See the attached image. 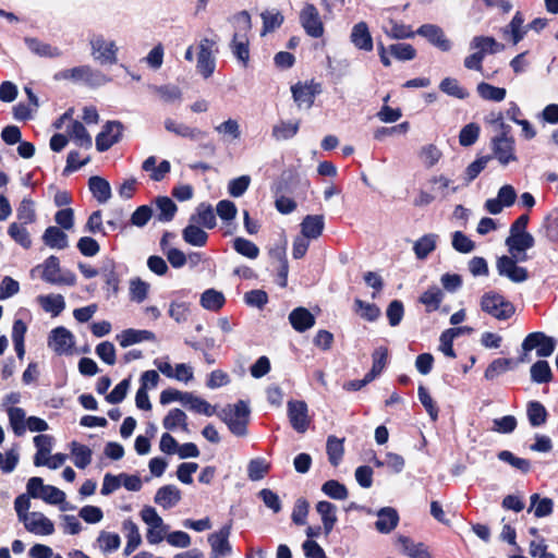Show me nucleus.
Listing matches in <instances>:
<instances>
[{"label":"nucleus","instance_id":"nucleus-1","mask_svg":"<svg viewBox=\"0 0 558 558\" xmlns=\"http://www.w3.org/2000/svg\"><path fill=\"white\" fill-rule=\"evenodd\" d=\"M26 490L28 496L33 498L41 499L49 505H59L62 511L74 509L65 502L64 492L52 485H45L41 477H31Z\"/></svg>","mask_w":558,"mask_h":558},{"label":"nucleus","instance_id":"nucleus-2","mask_svg":"<svg viewBox=\"0 0 558 558\" xmlns=\"http://www.w3.org/2000/svg\"><path fill=\"white\" fill-rule=\"evenodd\" d=\"M250 409L240 400L233 405H227L220 412V417L228 425L230 432L235 436H245L247 433Z\"/></svg>","mask_w":558,"mask_h":558},{"label":"nucleus","instance_id":"nucleus-3","mask_svg":"<svg viewBox=\"0 0 558 558\" xmlns=\"http://www.w3.org/2000/svg\"><path fill=\"white\" fill-rule=\"evenodd\" d=\"M481 310L498 320L509 319L515 312L514 305L497 292L489 291L481 298Z\"/></svg>","mask_w":558,"mask_h":558},{"label":"nucleus","instance_id":"nucleus-4","mask_svg":"<svg viewBox=\"0 0 558 558\" xmlns=\"http://www.w3.org/2000/svg\"><path fill=\"white\" fill-rule=\"evenodd\" d=\"M58 81L68 80L75 83H84L90 86H100L108 82L106 75L90 65H80L72 69H65L54 75Z\"/></svg>","mask_w":558,"mask_h":558},{"label":"nucleus","instance_id":"nucleus-5","mask_svg":"<svg viewBox=\"0 0 558 558\" xmlns=\"http://www.w3.org/2000/svg\"><path fill=\"white\" fill-rule=\"evenodd\" d=\"M90 54L99 64H116L119 48L114 40L106 38L101 34H93L89 37Z\"/></svg>","mask_w":558,"mask_h":558},{"label":"nucleus","instance_id":"nucleus-6","mask_svg":"<svg viewBox=\"0 0 558 558\" xmlns=\"http://www.w3.org/2000/svg\"><path fill=\"white\" fill-rule=\"evenodd\" d=\"M216 41L210 38H203L197 46L196 70L205 78H209L216 69L215 57Z\"/></svg>","mask_w":558,"mask_h":558},{"label":"nucleus","instance_id":"nucleus-7","mask_svg":"<svg viewBox=\"0 0 558 558\" xmlns=\"http://www.w3.org/2000/svg\"><path fill=\"white\" fill-rule=\"evenodd\" d=\"M141 518L148 525L146 534L148 543L158 544L162 542L169 527L165 524L156 509L150 506H145L141 510Z\"/></svg>","mask_w":558,"mask_h":558},{"label":"nucleus","instance_id":"nucleus-8","mask_svg":"<svg viewBox=\"0 0 558 558\" xmlns=\"http://www.w3.org/2000/svg\"><path fill=\"white\" fill-rule=\"evenodd\" d=\"M41 278L51 284L74 286L76 282L75 275L71 271H61L59 258L49 256L41 266Z\"/></svg>","mask_w":558,"mask_h":558},{"label":"nucleus","instance_id":"nucleus-9","mask_svg":"<svg viewBox=\"0 0 558 558\" xmlns=\"http://www.w3.org/2000/svg\"><path fill=\"white\" fill-rule=\"evenodd\" d=\"M66 123L65 131L68 136L80 147L90 148L93 145L92 136L85 126L77 120L71 118L70 111L65 112L56 123L57 129L63 128Z\"/></svg>","mask_w":558,"mask_h":558},{"label":"nucleus","instance_id":"nucleus-10","mask_svg":"<svg viewBox=\"0 0 558 558\" xmlns=\"http://www.w3.org/2000/svg\"><path fill=\"white\" fill-rule=\"evenodd\" d=\"M492 149L493 157L504 167L518 161L514 140L506 131L492 140Z\"/></svg>","mask_w":558,"mask_h":558},{"label":"nucleus","instance_id":"nucleus-11","mask_svg":"<svg viewBox=\"0 0 558 558\" xmlns=\"http://www.w3.org/2000/svg\"><path fill=\"white\" fill-rule=\"evenodd\" d=\"M555 348L556 340L541 331L529 333L522 342V350L525 353L535 349L539 357L550 356Z\"/></svg>","mask_w":558,"mask_h":558},{"label":"nucleus","instance_id":"nucleus-12","mask_svg":"<svg viewBox=\"0 0 558 558\" xmlns=\"http://www.w3.org/2000/svg\"><path fill=\"white\" fill-rule=\"evenodd\" d=\"M300 23L308 36L319 38L324 35V23L318 9L314 4H304L300 11Z\"/></svg>","mask_w":558,"mask_h":558},{"label":"nucleus","instance_id":"nucleus-13","mask_svg":"<svg viewBox=\"0 0 558 558\" xmlns=\"http://www.w3.org/2000/svg\"><path fill=\"white\" fill-rule=\"evenodd\" d=\"M74 345L75 337L65 327H57L48 336V347L58 355L72 354Z\"/></svg>","mask_w":558,"mask_h":558},{"label":"nucleus","instance_id":"nucleus-14","mask_svg":"<svg viewBox=\"0 0 558 558\" xmlns=\"http://www.w3.org/2000/svg\"><path fill=\"white\" fill-rule=\"evenodd\" d=\"M231 534V525H225L219 531L208 535V544L210 546V558H227L232 555V545L229 541Z\"/></svg>","mask_w":558,"mask_h":558},{"label":"nucleus","instance_id":"nucleus-15","mask_svg":"<svg viewBox=\"0 0 558 558\" xmlns=\"http://www.w3.org/2000/svg\"><path fill=\"white\" fill-rule=\"evenodd\" d=\"M517 258L512 256H501L497 259V271L500 276L508 278L512 282L520 283L527 279V270L517 265Z\"/></svg>","mask_w":558,"mask_h":558},{"label":"nucleus","instance_id":"nucleus-16","mask_svg":"<svg viewBox=\"0 0 558 558\" xmlns=\"http://www.w3.org/2000/svg\"><path fill=\"white\" fill-rule=\"evenodd\" d=\"M506 245L517 260L525 262L527 259L525 251L534 245V238L529 232H510Z\"/></svg>","mask_w":558,"mask_h":558},{"label":"nucleus","instance_id":"nucleus-17","mask_svg":"<svg viewBox=\"0 0 558 558\" xmlns=\"http://www.w3.org/2000/svg\"><path fill=\"white\" fill-rule=\"evenodd\" d=\"M123 125L119 121H108L101 132L96 136V148L106 151L118 143L122 136Z\"/></svg>","mask_w":558,"mask_h":558},{"label":"nucleus","instance_id":"nucleus-18","mask_svg":"<svg viewBox=\"0 0 558 558\" xmlns=\"http://www.w3.org/2000/svg\"><path fill=\"white\" fill-rule=\"evenodd\" d=\"M22 523L28 533L37 536H49L54 533L53 522L39 511H32Z\"/></svg>","mask_w":558,"mask_h":558},{"label":"nucleus","instance_id":"nucleus-19","mask_svg":"<svg viewBox=\"0 0 558 558\" xmlns=\"http://www.w3.org/2000/svg\"><path fill=\"white\" fill-rule=\"evenodd\" d=\"M287 407L291 426L298 433H305L310 425L307 404L301 400H290Z\"/></svg>","mask_w":558,"mask_h":558},{"label":"nucleus","instance_id":"nucleus-20","mask_svg":"<svg viewBox=\"0 0 558 558\" xmlns=\"http://www.w3.org/2000/svg\"><path fill=\"white\" fill-rule=\"evenodd\" d=\"M416 34L426 38L433 46L441 51H449L451 41L446 37L444 31L435 24H424L417 28Z\"/></svg>","mask_w":558,"mask_h":558},{"label":"nucleus","instance_id":"nucleus-21","mask_svg":"<svg viewBox=\"0 0 558 558\" xmlns=\"http://www.w3.org/2000/svg\"><path fill=\"white\" fill-rule=\"evenodd\" d=\"M352 45L362 51H372L374 41L368 25L365 22H359L353 25L350 34Z\"/></svg>","mask_w":558,"mask_h":558},{"label":"nucleus","instance_id":"nucleus-22","mask_svg":"<svg viewBox=\"0 0 558 558\" xmlns=\"http://www.w3.org/2000/svg\"><path fill=\"white\" fill-rule=\"evenodd\" d=\"M381 31L388 38L397 40L413 38L416 35V32L412 29L411 25H407L392 17H388L385 21L381 25Z\"/></svg>","mask_w":558,"mask_h":558},{"label":"nucleus","instance_id":"nucleus-23","mask_svg":"<svg viewBox=\"0 0 558 558\" xmlns=\"http://www.w3.org/2000/svg\"><path fill=\"white\" fill-rule=\"evenodd\" d=\"M230 49L236 60L246 68L250 61V40L246 34L234 32Z\"/></svg>","mask_w":558,"mask_h":558},{"label":"nucleus","instance_id":"nucleus-24","mask_svg":"<svg viewBox=\"0 0 558 558\" xmlns=\"http://www.w3.org/2000/svg\"><path fill=\"white\" fill-rule=\"evenodd\" d=\"M181 500V490L175 485L160 487L154 497V501L163 509L175 507Z\"/></svg>","mask_w":558,"mask_h":558},{"label":"nucleus","instance_id":"nucleus-25","mask_svg":"<svg viewBox=\"0 0 558 558\" xmlns=\"http://www.w3.org/2000/svg\"><path fill=\"white\" fill-rule=\"evenodd\" d=\"M163 125L168 132L181 137L190 138L192 141H198L205 136V132L202 130L197 128H191L171 118L166 119Z\"/></svg>","mask_w":558,"mask_h":558},{"label":"nucleus","instance_id":"nucleus-26","mask_svg":"<svg viewBox=\"0 0 558 558\" xmlns=\"http://www.w3.org/2000/svg\"><path fill=\"white\" fill-rule=\"evenodd\" d=\"M504 38L510 40L513 45L519 44L526 34L524 19L520 12H517L511 22L501 28Z\"/></svg>","mask_w":558,"mask_h":558},{"label":"nucleus","instance_id":"nucleus-27","mask_svg":"<svg viewBox=\"0 0 558 558\" xmlns=\"http://www.w3.org/2000/svg\"><path fill=\"white\" fill-rule=\"evenodd\" d=\"M325 227L324 217L322 215H307L301 222V235L308 239H318Z\"/></svg>","mask_w":558,"mask_h":558},{"label":"nucleus","instance_id":"nucleus-28","mask_svg":"<svg viewBox=\"0 0 558 558\" xmlns=\"http://www.w3.org/2000/svg\"><path fill=\"white\" fill-rule=\"evenodd\" d=\"M289 322L294 330L304 332L315 325V317L307 308L296 307L289 314Z\"/></svg>","mask_w":558,"mask_h":558},{"label":"nucleus","instance_id":"nucleus-29","mask_svg":"<svg viewBox=\"0 0 558 558\" xmlns=\"http://www.w3.org/2000/svg\"><path fill=\"white\" fill-rule=\"evenodd\" d=\"M439 236L435 233H427L413 243V252L417 259L424 260L433 253L438 243Z\"/></svg>","mask_w":558,"mask_h":558},{"label":"nucleus","instance_id":"nucleus-30","mask_svg":"<svg viewBox=\"0 0 558 558\" xmlns=\"http://www.w3.org/2000/svg\"><path fill=\"white\" fill-rule=\"evenodd\" d=\"M316 511L320 515L324 532L328 535L338 521L337 507L329 501L323 500L317 502Z\"/></svg>","mask_w":558,"mask_h":558},{"label":"nucleus","instance_id":"nucleus-31","mask_svg":"<svg viewBox=\"0 0 558 558\" xmlns=\"http://www.w3.org/2000/svg\"><path fill=\"white\" fill-rule=\"evenodd\" d=\"M155 335L149 330L125 329L117 335V340L122 348H128L132 344L143 341L154 340Z\"/></svg>","mask_w":558,"mask_h":558},{"label":"nucleus","instance_id":"nucleus-32","mask_svg":"<svg viewBox=\"0 0 558 558\" xmlns=\"http://www.w3.org/2000/svg\"><path fill=\"white\" fill-rule=\"evenodd\" d=\"M377 521L375 523V526L378 532L380 533H389L391 532L399 522V515L397 510L390 507L381 508L377 512Z\"/></svg>","mask_w":558,"mask_h":558},{"label":"nucleus","instance_id":"nucleus-33","mask_svg":"<svg viewBox=\"0 0 558 558\" xmlns=\"http://www.w3.org/2000/svg\"><path fill=\"white\" fill-rule=\"evenodd\" d=\"M470 49L476 50V52H482V56L485 58L487 53H496L502 51L505 46L495 38L489 36H475L470 43Z\"/></svg>","mask_w":558,"mask_h":558},{"label":"nucleus","instance_id":"nucleus-34","mask_svg":"<svg viewBox=\"0 0 558 558\" xmlns=\"http://www.w3.org/2000/svg\"><path fill=\"white\" fill-rule=\"evenodd\" d=\"M429 184L432 185L434 195L440 198H446L459 190V186L454 185V182L444 174L432 177Z\"/></svg>","mask_w":558,"mask_h":558},{"label":"nucleus","instance_id":"nucleus-35","mask_svg":"<svg viewBox=\"0 0 558 558\" xmlns=\"http://www.w3.org/2000/svg\"><path fill=\"white\" fill-rule=\"evenodd\" d=\"M36 300L41 308L52 317L59 316L65 308V301L61 294L38 295Z\"/></svg>","mask_w":558,"mask_h":558},{"label":"nucleus","instance_id":"nucleus-36","mask_svg":"<svg viewBox=\"0 0 558 558\" xmlns=\"http://www.w3.org/2000/svg\"><path fill=\"white\" fill-rule=\"evenodd\" d=\"M53 438L50 435L40 434L34 437V445L37 449L34 457L36 466H44V462L49 458L52 449Z\"/></svg>","mask_w":558,"mask_h":558},{"label":"nucleus","instance_id":"nucleus-37","mask_svg":"<svg viewBox=\"0 0 558 558\" xmlns=\"http://www.w3.org/2000/svg\"><path fill=\"white\" fill-rule=\"evenodd\" d=\"M291 92L293 95V99L298 104V106L299 107L304 106L306 108H310L313 105L315 94L317 93V90L315 89V87L313 85L301 84V83L292 86Z\"/></svg>","mask_w":558,"mask_h":558},{"label":"nucleus","instance_id":"nucleus-38","mask_svg":"<svg viewBox=\"0 0 558 558\" xmlns=\"http://www.w3.org/2000/svg\"><path fill=\"white\" fill-rule=\"evenodd\" d=\"M191 222L202 226L206 229L216 227V215L213 207L208 204H201L196 209V214L190 218Z\"/></svg>","mask_w":558,"mask_h":558},{"label":"nucleus","instance_id":"nucleus-39","mask_svg":"<svg viewBox=\"0 0 558 558\" xmlns=\"http://www.w3.org/2000/svg\"><path fill=\"white\" fill-rule=\"evenodd\" d=\"M183 240L193 246H205L208 241V234L197 225L191 222L182 231Z\"/></svg>","mask_w":558,"mask_h":558},{"label":"nucleus","instance_id":"nucleus-40","mask_svg":"<svg viewBox=\"0 0 558 558\" xmlns=\"http://www.w3.org/2000/svg\"><path fill=\"white\" fill-rule=\"evenodd\" d=\"M398 543L402 551L411 558H432L427 547L423 543H414L407 536H400Z\"/></svg>","mask_w":558,"mask_h":558},{"label":"nucleus","instance_id":"nucleus-41","mask_svg":"<svg viewBox=\"0 0 558 558\" xmlns=\"http://www.w3.org/2000/svg\"><path fill=\"white\" fill-rule=\"evenodd\" d=\"M88 187L93 196L99 203H106L111 197V187L107 180L100 177H92L88 180Z\"/></svg>","mask_w":558,"mask_h":558},{"label":"nucleus","instance_id":"nucleus-42","mask_svg":"<svg viewBox=\"0 0 558 558\" xmlns=\"http://www.w3.org/2000/svg\"><path fill=\"white\" fill-rule=\"evenodd\" d=\"M162 425L168 430L181 428L182 432L189 433L187 416L180 409H172L168 412L162 421Z\"/></svg>","mask_w":558,"mask_h":558},{"label":"nucleus","instance_id":"nucleus-43","mask_svg":"<svg viewBox=\"0 0 558 558\" xmlns=\"http://www.w3.org/2000/svg\"><path fill=\"white\" fill-rule=\"evenodd\" d=\"M27 48L35 54L45 58H58L62 54L58 47L43 43L36 38H25Z\"/></svg>","mask_w":558,"mask_h":558},{"label":"nucleus","instance_id":"nucleus-44","mask_svg":"<svg viewBox=\"0 0 558 558\" xmlns=\"http://www.w3.org/2000/svg\"><path fill=\"white\" fill-rule=\"evenodd\" d=\"M43 241L51 248L63 250L68 246V235L57 227L47 228Z\"/></svg>","mask_w":558,"mask_h":558},{"label":"nucleus","instance_id":"nucleus-45","mask_svg":"<svg viewBox=\"0 0 558 558\" xmlns=\"http://www.w3.org/2000/svg\"><path fill=\"white\" fill-rule=\"evenodd\" d=\"M260 17L263 21L262 36L279 28L284 21L282 13L277 9L263 11Z\"/></svg>","mask_w":558,"mask_h":558},{"label":"nucleus","instance_id":"nucleus-46","mask_svg":"<svg viewBox=\"0 0 558 558\" xmlns=\"http://www.w3.org/2000/svg\"><path fill=\"white\" fill-rule=\"evenodd\" d=\"M215 131L222 136L226 142L238 141L241 137V130L238 120L228 119L215 126Z\"/></svg>","mask_w":558,"mask_h":558},{"label":"nucleus","instance_id":"nucleus-47","mask_svg":"<svg viewBox=\"0 0 558 558\" xmlns=\"http://www.w3.org/2000/svg\"><path fill=\"white\" fill-rule=\"evenodd\" d=\"M150 286L148 282L138 277L132 278L129 282L130 300L135 303L144 302L149 293Z\"/></svg>","mask_w":558,"mask_h":558},{"label":"nucleus","instance_id":"nucleus-48","mask_svg":"<svg viewBox=\"0 0 558 558\" xmlns=\"http://www.w3.org/2000/svg\"><path fill=\"white\" fill-rule=\"evenodd\" d=\"M155 204L157 207V218L159 221L169 222L173 219L178 208L171 198L167 196H160L156 198Z\"/></svg>","mask_w":558,"mask_h":558},{"label":"nucleus","instance_id":"nucleus-49","mask_svg":"<svg viewBox=\"0 0 558 558\" xmlns=\"http://www.w3.org/2000/svg\"><path fill=\"white\" fill-rule=\"evenodd\" d=\"M444 299V292L437 286L429 287L421 296L420 302L425 305L427 312L437 311Z\"/></svg>","mask_w":558,"mask_h":558},{"label":"nucleus","instance_id":"nucleus-50","mask_svg":"<svg viewBox=\"0 0 558 558\" xmlns=\"http://www.w3.org/2000/svg\"><path fill=\"white\" fill-rule=\"evenodd\" d=\"M70 448L76 468L85 469L92 462V450L87 446L72 441Z\"/></svg>","mask_w":558,"mask_h":558},{"label":"nucleus","instance_id":"nucleus-51","mask_svg":"<svg viewBox=\"0 0 558 558\" xmlns=\"http://www.w3.org/2000/svg\"><path fill=\"white\" fill-rule=\"evenodd\" d=\"M102 554H111L121 545V538L117 533L101 531L96 539Z\"/></svg>","mask_w":558,"mask_h":558},{"label":"nucleus","instance_id":"nucleus-52","mask_svg":"<svg viewBox=\"0 0 558 558\" xmlns=\"http://www.w3.org/2000/svg\"><path fill=\"white\" fill-rule=\"evenodd\" d=\"M476 92L484 100L496 102L502 101L507 95L504 87H497L485 82L477 84Z\"/></svg>","mask_w":558,"mask_h":558},{"label":"nucleus","instance_id":"nucleus-53","mask_svg":"<svg viewBox=\"0 0 558 558\" xmlns=\"http://www.w3.org/2000/svg\"><path fill=\"white\" fill-rule=\"evenodd\" d=\"M9 418V424L15 436H23L25 434L26 412L22 408L9 409L5 411Z\"/></svg>","mask_w":558,"mask_h":558},{"label":"nucleus","instance_id":"nucleus-54","mask_svg":"<svg viewBox=\"0 0 558 558\" xmlns=\"http://www.w3.org/2000/svg\"><path fill=\"white\" fill-rule=\"evenodd\" d=\"M299 121H280L272 128V136L277 141H286L292 138L299 131Z\"/></svg>","mask_w":558,"mask_h":558},{"label":"nucleus","instance_id":"nucleus-55","mask_svg":"<svg viewBox=\"0 0 558 558\" xmlns=\"http://www.w3.org/2000/svg\"><path fill=\"white\" fill-rule=\"evenodd\" d=\"M225 296L215 289H208L201 295V305L208 311H218L225 304Z\"/></svg>","mask_w":558,"mask_h":558},{"label":"nucleus","instance_id":"nucleus-56","mask_svg":"<svg viewBox=\"0 0 558 558\" xmlns=\"http://www.w3.org/2000/svg\"><path fill=\"white\" fill-rule=\"evenodd\" d=\"M441 157V150L434 144L424 145L418 151V158L426 168H432L437 165Z\"/></svg>","mask_w":558,"mask_h":558},{"label":"nucleus","instance_id":"nucleus-57","mask_svg":"<svg viewBox=\"0 0 558 558\" xmlns=\"http://www.w3.org/2000/svg\"><path fill=\"white\" fill-rule=\"evenodd\" d=\"M373 365L371 371L367 373L369 378L373 380L381 374L387 365L388 361V349L386 347H379L373 352Z\"/></svg>","mask_w":558,"mask_h":558},{"label":"nucleus","instance_id":"nucleus-58","mask_svg":"<svg viewBox=\"0 0 558 558\" xmlns=\"http://www.w3.org/2000/svg\"><path fill=\"white\" fill-rule=\"evenodd\" d=\"M527 418L533 427H538L545 424L547 418V411L545 407L538 401H531L526 410Z\"/></svg>","mask_w":558,"mask_h":558},{"label":"nucleus","instance_id":"nucleus-59","mask_svg":"<svg viewBox=\"0 0 558 558\" xmlns=\"http://www.w3.org/2000/svg\"><path fill=\"white\" fill-rule=\"evenodd\" d=\"M554 502L550 498H539L537 494L531 496V507L529 511H533L536 518L547 517L553 512Z\"/></svg>","mask_w":558,"mask_h":558},{"label":"nucleus","instance_id":"nucleus-60","mask_svg":"<svg viewBox=\"0 0 558 558\" xmlns=\"http://www.w3.org/2000/svg\"><path fill=\"white\" fill-rule=\"evenodd\" d=\"M270 470V463L264 458L252 459L247 464V476L251 481H259L266 476Z\"/></svg>","mask_w":558,"mask_h":558},{"label":"nucleus","instance_id":"nucleus-61","mask_svg":"<svg viewBox=\"0 0 558 558\" xmlns=\"http://www.w3.org/2000/svg\"><path fill=\"white\" fill-rule=\"evenodd\" d=\"M8 234L22 247H31L32 240L25 225L12 222L8 228Z\"/></svg>","mask_w":558,"mask_h":558},{"label":"nucleus","instance_id":"nucleus-62","mask_svg":"<svg viewBox=\"0 0 558 558\" xmlns=\"http://www.w3.org/2000/svg\"><path fill=\"white\" fill-rule=\"evenodd\" d=\"M326 449L329 462L333 466H337L340 463L344 452L343 439H339L335 436H329L327 439Z\"/></svg>","mask_w":558,"mask_h":558},{"label":"nucleus","instance_id":"nucleus-63","mask_svg":"<svg viewBox=\"0 0 558 558\" xmlns=\"http://www.w3.org/2000/svg\"><path fill=\"white\" fill-rule=\"evenodd\" d=\"M439 88L445 94L456 97L458 99H464L469 96V93L463 88L456 78L446 77L440 82Z\"/></svg>","mask_w":558,"mask_h":558},{"label":"nucleus","instance_id":"nucleus-64","mask_svg":"<svg viewBox=\"0 0 558 558\" xmlns=\"http://www.w3.org/2000/svg\"><path fill=\"white\" fill-rule=\"evenodd\" d=\"M512 361L510 359H496L486 368L484 377L493 380L511 368Z\"/></svg>","mask_w":558,"mask_h":558}]
</instances>
